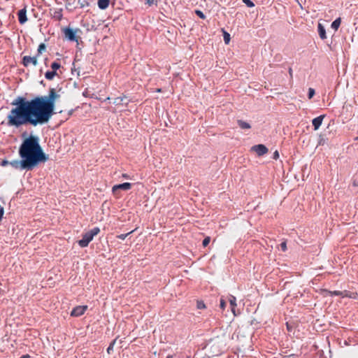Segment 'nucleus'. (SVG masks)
Masks as SVG:
<instances>
[{
  "mask_svg": "<svg viewBox=\"0 0 358 358\" xmlns=\"http://www.w3.org/2000/svg\"><path fill=\"white\" fill-rule=\"evenodd\" d=\"M356 140H358V136L355 138Z\"/></svg>",
  "mask_w": 358,
  "mask_h": 358,
  "instance_id": "de8ad7c7",
  "label": "nucleus"
},
{
  "mask_svg": "<svg viewBox=\"0 0 358 358\" xmlns=\"http://www.w3.org/2000/svg\"><path fill=\"white\" fill-rule=\"evenodd\" d=\"M289 74H290V75H292V69H289Z\"/></svg>",
  "mask_w": 358,
  "mask_h": 358,
  "instance_id": "c03bdc74",
  "label": "nucleus"
},
{
  "mask_svg": "<svg viewBox=\"0 0 358 358\" xmlns=\"http://www.w3.org/2000/svg\"><path fill=\"white\" fill-rule=\"evenodd\" d=\"M237 123H238V126L243 129H250V127H251V126L249 123H248L243 120H238L237 121Z\"/></svg>",
  "mask_w": 358,
  "mask_h": 358,
  "instance_id": "dca6fc26",
  "label": "nucleus"
},
{
  "mask_svg": "<svg viewBox=\"0 0 358 358\" xmlns=\"http://www.w3.org/2000/svg\"><path fill=\"white\" fill-rule=\"evenodd\" d=\"M195 13L201 19H205L206 15L203 14V13L199 10H196L195 11Z\"/></svg>",
  "mask_w": 358,
  "mask_h": 358,
  "instance_id": "cd10ccee",
  "label": "nucleus"
},
{
  "mask_svg": "<svg viewBox=\"0 0 358 358\" xmlns=\"http://www.w3.org/2000/svg\"><path fill=\"white\" fill-rule=\"evenodd\" d=\"M39 141L38 136L30 134L22 141L18 150L20 157L25 159L34 169L48 159V155L43 152Z\"/></svg>",
  "mask_w": 358,
  "mask_h": 358,
  "instance_id": "f03ea898",
  "label": "nucleus"
},
{
  "mask_svg": "<svg viewBox=\"0 0 358 358\" xmlns=\"http://www.w3.org/2000/svg\"><path fill=\"white\" fill-rule=\"evenodd\" d=\"M122 176H123L124 178H126L128 177V176H127V174H123V175H122Z\"/></svg>",
  "mask_w": 358,
  "mask_h": 358,
  "instance_id": "a18cd8bd",
  "label": "nucleus"
},
{
  "mask_svg": "<svg viewBox=\"0 0 358 358\" xmlns=\"http://www.w3.org/2000/svg\"><path fill=\"white\" fill-rule=\"evenodd\" d=\"M156 92H162V89H161V88H157V89L156 90Z\"/></svg>",
  "mask_w": 358,
  "mask_h": 358,
  "instance_id": "a19ab883",
  "label": "nucleus"
},
{
  "mask_svg": "<svg viewBox=\"0 0 358 358\" xmlns=\"http://www.w3.org/2000/svg\"><path fill=\"white\" fill-rule=\"evenodd\" d=\"M42 53H43V52L38 49L37 53L35 56H37V58H38Z\"/></svg>",
  "mask_w": 358,
  "mask_h": 358,
  "instance_id": "e433bc0d",
  "label": "nucleus"
},
{
  "mask_svg": "<svg viewBox=\"0 0 358 358\" xmlns=\"http://www.w3.org/2000/svg\"><path fill=\"white\" fill-rule=\"evenodd\" d=\"M341 23V19L340 17L336 19L332 23H331V28L334 29L335 31H336L338 27H340Z\"/></svg>",
  "mask_w": 358,
  "mask_h": 358,
  "instance_id": "a211bd4d",
  "label": "nucleus"
},
{
  "mask_svg": "<svg viewBox=\"0 0 358 358\" xmlns=\"http://www.w3.org/2000/svg\"><path fill=\"white\" fill-rule=\"evenodd\" d=\"M280 248L282 249V251H286L287 250V243L286 242H282L280 243Z\"/></svg>",
  "mask_w": 358,
  "mask_h": 358,
  "instance_id": "72a5a7b5",
  "label": "nucleus"
},
{
  "mask_svg": "<svg viewBox=\"0 0 358 358\" xmlns=\"http://www.w3.org/2000/svg\"><path fill=\"white\" fill-rule=\"evenodd\" d=\"M343 298L348 297L350 299H357L358 297V294L357 292H350L348 290L343 291Z\"/></svg>",
  "mask_w": 358,
  "mask_h": 358,
  "instance_id": "ddd939ff",
  "label": "nucleus"
},
{
  "mask_svg": "<svg viewBox=\"0 0 358 358\" xmlns=\"http://www.w3.org/2000/svg\"><path fill=\"white\" fill-rule=\"evenodd\" d=\"M27 133L26 131L23 132V133L22 134V138H24V137L27 136Z\"/></svg>",
  "mask_w": 358,
  "mask_h": 358,
  "instance_id": "ea45409f",
  "label": "nucleus"
},
{
  "mask_svg": "<svg viewBox=\"0 0 358 358\" xmlns=\"http://www.w3.org/2000/svg\"><path fill=\"white\" fill-rule=\"evenodd\" d=\"M224 41L226 44H228L230 41V34L225 31H223Z\"/></svg>",
  "mask_w": 358,
  "mask_h": 358,
  "instance_id": "412c9836",
  "label": "nucleus"
},
{
  "mask_svg": "<svg viewBox=\"0 0 358 358\" xmlns=\"http://www.w3.org/2000/svg\"><path fill=\"white\" fill-rule=\"evenodd\" d=\"M31 357L29 355H22V357H20V358H30Z\"/></svg>",
  "mask_w": 358,
  "mask_h": 358,
  "instance_id": "4c0bfd02",
  "label": "nucleus"
},
{
  "mask_svg": "<svg viewBox=\"0 0 358 358\" xmlns=\"http://www.w3.org/2000/svg\"><path fill=\"white\" fill-rule=\"evenodd\" d=\"M100 229L98 227H94V229H91V240L94 236L97 235Z\"/></svg>",
  "mask_w": 358,
  "mask_h": 358,
  "instance_id": "4be33fe9",
  "label": "nucleus"
},
{
  "mask_svg": "<svg viewBox=\"0 0 358 358\" xmlns=\"http://www.w3.org/2000/svg\"><path fill=\"white\" fill-rule=\"evenodd\" d=\"M87 308L88 306L87 305L76 306L72 310L71 315L74 317L80 316L85 313Z\"/></svg>",
  "mask_w": 358,
  "mask_h": 358,
  "instance_id": "0eeeda50",
  "label": "nucleus"
},
{
  "mask_svg": "<svg viewBox=\"0 0 358 358\" xmlns=\"http://www.w3.org/2000/svg\"><path fill=\"white\" fill-rule=\"evenodd\" d=\"M52 71L57 72V71L61 67V64L57 62H54L50 66Z\"/></svg>",
  "mask_w": 358,
  "mask_h": 358,
  "instance_id": "aec40b11",
  "label": "nucleus"
},
{
  "mask_svg": "<svg viewBox=\"0 0 358 358\" xmlns=\"http://www.w3.org/2000/svg\"><path fill=\"white\" fill-rule=\"evenodd\" d=\"M54 17L60 20L62 17V10H56L54 13Z\"/></svg>",
  "mask_w": 358,
  "mask_h": 358,
  "instance_id": "b1692460",
  "label": "nucleus"
},
{
  "mask_svg": "<svg viewBox=\"0 0 358 358\" xmlns=\"http://www.w3.org/2000/svg\"><path fill=\"white\" fill-rule=\"evenodd\" d=\"M229 301L231 307V310L235 314L234 308L236 306V299L234 296L230 295L229 298Z\"/></svg>",
  "mask_w": 358,
  "mask_h": 358,
  "instance_id": "2eb2a0df",
  "label": "nucleus"
},
{
  "mask_svg": "<svg viewBox=\"0 0 358 358\" xmlns=\"http://www.w3.org/2000/svg\"><path fill=\"white\" fill-rule=\"evenodd\" d=\"M87 93H88V90L85 89V91L83 92V95L85 96H87Z\"/></svg>",
  "mask_w": 358,
  "mask_h": 358,
  "instance_id": "58836bf2",
  "label": "nucleus"
},
{
  "mask_svg": "<svg viewBox=\"0 0 358 358\" xmlns=\"http://www.w3.org/2000/svg\"><path fill=\"white\" fill-rule=\"evenodd\" d=\"M197 308L199 309H203L206 308V305L204 304V303L203 301H198L197 302Z\"/></svg>",
  "mask_w": 358,
  "mask_h": 358,
  "instance_id": "c756f323",
  "label": "nucleus"
},
{
  "mask_svg": "<svg viewBox=\"0 0 358 358\" xmlns=\"http://www.w3.org/2000/svg\"><path fill=\"white\" fill-rule=\"evenodd\" d=\"M90 243V231H87L83 235V237L82 239L78 241V244L80 247L85 248Z\"/></svg>",
  "mask_w": 358,
  "mask_h": 358,
  "instance_id": "9d476101",
  "label": "nucleus"
},
{
  "mask_svg": "<svg viewBox=\"0 0 358 358\" xmlns=\"http://www.w3.org/2000/svg\"><path fill=\"white\" fill-rule=\"evenodd\" d=\"M187 358H189V357H187Z\"/></svg>",
  "mask_w": 358,
  "mask_h": 358,
  "instance_id": "09e8293b",
  "label": "nucleus"
},
{
  "mask_svg": "<svg viewBox=\"0 0 358 358\" xmlns=\"http://www.w3.org/2000/svg\"><path fill=\"white\" fill-rule=\"evenodd\" d=\"M324 117H325L324 115H320L313 120L312 124H313V126L314 127L315 130H317L320 128Z\"/></svg>",
  "mask_w": 358,
  "mask_h": 358,
  "instance_id": "9b49d317",
  "label": "nucleus"
},
{
  "mask_svg": "<svg viewBox=\"0 0 358 358\" xmlns=\"http://www.w3.org/2000/svg\"><path fill=\"white\" fill-rule=\"evenodd\" d=\"M57 72L52 71H48L45 73V78L48 80H51L54 78V77L57 75Z\"/></svg>",
  "mask_w": 358,
  "mask_h": 358,
  "instance_id": "f3484780",
  "label": "nucleus"
},
{
  "mask_svg": "<svg viewBox=\"0 0 358 358\" xmlns=\"http://www.w3.org/2000/svg\"><path fill=\"white\" fill-rule=\"evenodd\" d=\"M64 34L65 38H67L69 41H76V32L73 29L70 27H66L64 29Z\"/></svg>",
  "mask_w": 358,
  "mask_h": 358,
  "instance_id": "39448f33",
  "label": "nucleus"
},
{
  "mask_svg": "<svg viewBox=\"0 0 358 358\" xmlns=\"http://www.w3.org/2000/svg\"><path fill=\"white\" fill-rule=\"evenodd\" d=\"M324 292L327 293L330 296H343V292L341 291H329V290H324Z\"/></svg>",
  "mask_w": 358,
  "mask_h": 358,
  "instance_id": "6ab92c4d",
  "label": "nucleus"
},
{
  "mask_svg": "<svg viewBox=\"0 0 358 358\" xmlns=\"http://www.w3.org/2000/svg\"><path fill=\"white\" fill-rule=\"evenodd\" d=\"M226 307V302L224 299H221L220 300V308L224 310Z\"/></svg>",
  "mask_w": 358,
  "mask_h": 358,
  "instance_id": "f704fd0d",
  "label": "nucleus"
},
{
  "mask_svg": "<svg viewBox=\"0 0 358 358\" xmlns=\"http://www.w3.org/2000/svg\"><path fill=\"white\" fill-rule=\"evenodd\" d=\"M0 164H1V166H7L8 164L10 165V162L6 160V159H4V160H2Z\"/></svg>",
  "mask_w": 358,
  "mask_h": 358,
  "instance_id": "473e14b6",
  "label": "nucleus"
},
{
  "mask_svg": "<svg viewBox=\"0 0 358 358\" xmlns=\"http://www.w3.org/2000/svg\"><path fill=\"white\" fill-rule=\"evenodd\" d=\"M41 84L43 85V80L41 81Z\"/></svg>",
  "mask_w": 358,
  "mask_h": 358,
  "instance_id": "49530a36",
  "label": "nucleus"
},
{
  "mask_svg": "<svg viewBox=\"0 0 358 358\" xmlns=\"http://www.w3.org/2000/svg\"><path fill=\"white\" fill-rule=\"evenodd\" d=\"M4 215V208L0 205V222H1Z\"/></svg>",
  "mask_w": 358,
  "mask_h": 358,
  "instance_id": "2f4dec72",
  "label": "nucleus"
},
{
  "mask_svg": "<svg viewBox=\"0 0 358 358\" xmlns=\"http://www.w3.org/2000/svg\"><path fill=\"white\" fill-rule=\"evenodd\" d=\"M10 165L16 170L31 171L34 169V168L24 158H21L20 160H13L10 162Z\"/></svg>",
  "mask_w": 358,
  "mask_h": 358,
  "instance_id": "7ed1b4c3",
  "label": "nucleus"
},
{
  "mask_svg": "<svg viewBox=\"0 0 358 358\" xmlns=\"http://www.w3.org/2000/svg\"><path fill=\"white\" fill-rule=\"evenodd\" d=\"M317 30H318V34H319L320 38L322 40L326 39L327 38L326 31H325L324 27L321 23L318 24Z\"/></svg>",
  "mask_w": 358,
  "mask_h": 358,
  "instance_id": "f8f14e48",
  "label": "nucleus"
},
{
  "mask_svg": "<svg viewBox=\"0 0 358 358\" xmlns=\"http://www.w3.org/2000/svg\"><path fill=\"white\" fill-rule=\"evenodd\" d=\"M17 15L19 23L20 24H24L27 21L26 7L18 10L17 13Z\"/></svg>",
  "mask_w": 358,
  "mask_h": 358,
  "instance_id": "6e6552de",
  "label": "nucleus"
},
{
  "mask_svg": "<svg viewBox=\"0 0 358 358\" xmlns=\"http://www.w3.org/2000/svg\"><path fill=\"white\" fill-rule=\"evenodd\" d=\"M166 358H173V355H169Z\"/></svg>",
  "mask_w": 358,
  "mask_h": 358,
  "instance_id": "37998d69",
  "label": "nucleus"
},
{
  "mask_svg": "<svg viewBox=\"0 0 358 358\" xmlns=\"http://www.w3.org/2000/svg\"><path fill=\"white\" fill-rule=\"evenodd\" d=\"M134 232V230L131 231L130 232L127 233V234H120L118 236H117V238H119V239H121V240H124L126 238V237Z\"/></svg>",
  "mask_w": 358,
  "mask_h": 358,
  "instance_id": "a878e982",
  "label": "nucleus"
},
{
  "mask_svg": "<svg viewBox=\"0 0 358 358\" xmlns=\"http://www.w3.org/2000/svg\"><path fill=\"white\" fill-rule=\"evenodd\" d=\"M131 186L132 185L130 182H124L122 184L114 185L112 188V191L114 194L116 192V191L119 189L127 191L130 189L131 188Z\"/></svg>",
  "mask_w": 358,
  "mask_h": 358,
  "instance_id": "1a4fd4ad",
  "label": "nucleus"
},
{
  "mask_svg": "<svg viewBox=\"0 0 358 358\" xmlns=\"http://www.w3.org/2000/svg\"><path fill=\"white\" fill-rule=\"evenodd\" d=\"M59 97L54 88L48 95L37 96L30 100L17 96L12 102L14 107L7 115V126L20 128L22 126L36 127L49 122L55 114V101Z\"/></svg>",
  "mask_w": 358,
  "mask_h": 358,
  "instance_id": "f257e3e1",
  "label": "nucleus"
},
{
  "mask_svg": "<svg viewBox=\"0 0 358 358\" xmlns=\"http://www.w3.org/2000/svg\"><path fill=\"white\" fill-rule=\"evenodd\" d=\"M110 0H98V6L101 10L106 9L110 3Z\"/></svg>",
  "mask_w": 358,
  "mask_h": 358,
  "instance_id": "4468645a",
  "label": "nucleus"
},
{
  "mask_svg": "<svg viewBox=\"0 0 358 358\" xmlns=\"http://www.w3.org/2000/svg\"><path fill=\"white\" fill-rule=\"evenodd\" d=\"M251 150L255 152L258 156H262L268 151V148L263 144L254 145L252 147Z\"/></svg>",
  "mask_w": 358,
  "mask_h": 358,
  "instance_id": "423d86ee",
  "label": "nucleus"
},
{
  "mask_svg": "<svg viewBox=\"0 0 358 358\" xmlns=\"http://www.w3.org/2000/svg\"><path fill=\"white\" fill-rule=\"evenodd\" d=\"M243 1L247 5L248 7L252 8L255 6V4L250 0H243Z\"/></svg>",
  "mask_w": 358,
  "mask_h": 358,
  "instance_id": "c85d7f7f",
  "label": "nucleus"
},
{
  "mask_svg": "<svg viewBox=\"0 0 358 358\" xmlns=\"http://www.w3.org/2000/svg\"><path fill=\"white\" fill-rule=\"evenodd\" d=\"M315 90L313 88L310 87L308 89V99H311L313 97V96L315 95Z\"/></svg>",
  "mask_w": 358,
  "mask_h": 358,
  "instance_id": "393cba45",
  "label": "nucleus"
},
{
  "mask_svg": "<svg viewBox=\"0 0 358 358\" xmlns=\"http://www.w3.org/2000/svg\"><path fill=\"white\" fill-rule=\"evenodd\" d=\"M22 64L25 67H27L29 64H32L36 66L38 64L37 56H24L22 59Z\"/></svg>",
  "mask_w": 358,
  "mask_h": 358,
  "instance_id": "20e7f679",
  "label": "nucleus"
},
{
  "mask_svg": "<svg viewBox=\"0 0 358 358\" xmlns=\"http://www.w3.org/2000/svg\"><path fill=\"white\" fill-rule=\"evenodd\" d=\"M78 4L80 8L87 6L89 5V0H78Z\"/></svg>",
  "mask_w": 358,
  "mask_h": 358,
  "instance_id": "5701e85b",
  "label": "nucleus"
},
{
  "mask_svg": "<svg viewBox=\"0 0 358 358\" xmlns=\"http://www.w3.org/2000/svg\"><path fill=\"white\" fill-rule=\"evenodd\" d=\"M210 241V238L209 236L206 237L202 243L203 247H206Z\"/></svg>",
  "mask_w": 358,
  "mask_h": 358,
  "instance_id": "bb28decb",
  "label": "nucleus"
},
{
  "mask_svg": "<svg viewBox=\"0 0 358 358\" xmlns=\"http://www.w3.org/2000/svg\"><path fill=\"white\" fill-rule=\"evenodd\" d=\"M38 50H41V51H42V52L45 51V49H46V45H45V43H41L38 45Z\"/></svg>",
  "mask_w": 358,
  "mask_h": 358,
  "instance_id": "7c9ffc66",
  "label": "nucleus"
},
{
  "mask_svg": "<svg viewBox=\"0 0 358 358\" xmlns=\"http://www.w3.org/2000/svg\"><path fill=\"white\" fill-rule=\"evenodd\" d=\"M153 0H148V3L150 5L152 3Z\"/></svg>",
  "mask_w": 358,
  "mask_h": 358,
  "instance_id": "79ce46f5",
  "label": "nucleus"
},
{
  "mask_svg": "<svg viewBox=\"0 0 358 358\" xmlns=\"http://www.w3.org/2000/svg\"><path fill=\"white\" fill-rule=\"evenodd\" d=\"M279 158V152L278 151L275 150L273 153V159H278Z\"/></svg>",
  "mask_w": 358,
  "mask_h": 358,
  "instance_id": "c9c22d12",
  "label": "nucleus"
}]
</instances>
